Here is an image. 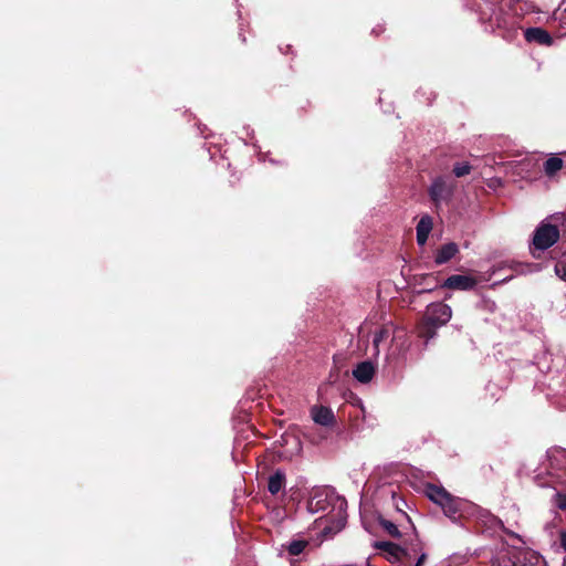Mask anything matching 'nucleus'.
<instances>
[{
    "label": "nucleus",
    "mask_w": 566,
    "mask_h": 566,
    "mask_svg": "<svg viewBox=\"0 0 566 566\" xmlns=\"http://www.w3.org/2000/svg\"><path fill=\"white\" fill-rule=\"evenodd\" d=\"M452 317L451 307L442 302H434L427 306L422 318L417 323L416 329L419 338L426 344L436 337L440 327L447 325Z\"/></svg>",
    "instance_id": "f257e3e1"
},
{
    "label": "nucleus",
    "mask_w": 566,
    "mask_h": 566,
    "mask_svg": "<svg viewBox=\"0 0 566 566\" xmlns=\"http://www.w3.org/2000/svg\"><path fill=\"white\" fill-rule=\"evenodd\" d=\"M559 229L551 223H541L534 231L533 248L535 250H547L559 240Z\"/></svg>",
    "instance_id": "f03ea898"
},
{
    "label": "nucleus",
    "mask_w": 566,
    "mask_h": 566,
    "mask_svg": "<svg viewBox=\"0 0 566 566\" xmlns=\"http://www.w3.org/2000/svg\"><path fill=\"white\" fill-rule=\"evenodd\" d=\"M453 186L447 182V179H434V182L429 188V197L434 206L438 208L441 202H447L451 199Z\"/></svg>",
    "instance_id": "7ed1b4c3"
},
{
    "label": "nucleus",
    "mask_w": 566,
    "mask_h": 566,
    "mask_svg": "<svg viewBox=\"0 0 566 566\" xmlns=\"http://www.w3.org/2000/svg\"><path fill=\"white\" fill-rule=\"evenodd\" d=\"M478 284V280L470 275L453 274L447 277L440 285L441 289L471 291Z\"/></svg>",
    "instance_id": "20e7f679"
},
{
    "label": "nucleus",
    "mask_w": 566,
    "mask_h": 566,
    "mask_svg": "<svg viewBox=\"0 0 566 566\" xmlns=\"http://www.w3.org/2000/svg\"><path fill=\"white\" fill-rule=\"evenodd\" d=\"M375 373V365L370 360H364L357 364L356 368L353 370V376L357 381L368 384L374 378Z\"/></svg>",
    "instance_id": "39448f33"
},
{
    "label": "nucleus",
    "mask_w": 566,
    "mask_h": 566,
    "mask_svg": "<svg viewBox=\"0 0 566 566\" xmlns=\"http://www.w3.org/2000/svg\"><path fill=\"white\" fill-rule=\"evenodd\" d=\"M311 416L313 420L321 426L329 427L335 423V416L328 407L314 406L311 409Z\"/></svg>",
    "instance_id": "423d86ee"
},
{
    "label": "nucleus",
    "mask_w": 566,
    "mask_h": 566,
    "mask_svg": "<svg viewBox=\"0 0 566 566\" xmlns=\"http://www.w3.org/2000/svg\"><path fill=\"white\" fill-rule=\"evenodd\" d=\"M433 228V219L432 217H430L429 214H423L417 227H416V230H417V243L419 245H424L427 240H428V237L431 232Z\"/></svg>",
    "instance_id": "0eeeda50"
},
{
    "label": "nucleus",
    "mask_w": 566,
    "mask_h": 566,
    "mask_svg": "<svg viewBox=\"0 0 566 566\" xmlns=\"http://www.w3.org/2000/svg\"><path fill=\"white\" fill-rule=\"evenodd\" d=\"M457 253H459V248L457 243H446L437 250L434 254V262L438 265L444 264L449 262L451 259H453L457 255Z\"/></svg>",
    "instance_id": "6e6552de"
},
{
    "label": "nucleus",
    "mask_w": 566,
    "mask_h": 566,
    "mask_svg": "<svg viewBox=\"0 0 566 566\" xmlns=\"http://www.w3.org/2000/svg\"><path fill=\"white\" fill-rule=\"evenodd\" d=\"M286 483V478L284 471L277 469L269 476L268 480V491L272 495H276L281 490L284 489Z\"/></svg>",
    "instance_id": "1a4fd4ad"
},
{
    "label": "nucleus",
    "mask_w": 566,
    "mask_h": 566,
    "mask_svg": "<svg viewBox=\"0 0 566 566\" xmlns=\"http://www.w3.org/2000/svg\"><path fill=\"white\" fill-rule=\"evenodd\" d=\"M427 496L436 504L442 506L451 494L442 486L428 484L426 489Z\"/></svg>",
    "instance_id": "9d476101"
},
{
    "label": "nucleus",
    "mask_w": 566,
    "mask_h": 566,
    "mask_svg": "<svg viewBox=\"0 0 566 566\" xmlns=\"http://www.w3.org/2000/svg\"><path fill=\"white\" fill-rule=\"evenodd\" d=\"M525 38L528 42H536L543 45H551L553 43L552 36L539 28L527 29L525 31Z\"/></svg>",
    "instance_id": "9b49d317"
},
{
    "label": "nucleus",
    "mask_w": 566,
    "mask_h": 566,
    "mask_svg": "<svg viewBox=\"0 0 566 566\" xmlns=\"http://www.w3.org/2000/svg\"><path fill=\"white\" fill-rule=\"evenodd\" d=\"M446 516L452 521H457L461 516V502L451 495L447 502L441 506Z\"/></svg>",
    "instance_id": "f8f14e48"
},
{
    "label": "nucleus",
    "mask_w": 566,
    "mask_h": 566,
    "mask_svg": "<svg viewBox=\"0 0 566 566\" xmlns=\"http://www.w3.org/2000/svg\"><path fill=\"white\" fill-rule=\"evenodd\" d=\"M328 506L327 496L323 493H315L307 502V509L312 513L325 511Z\"/></svg>",
    "instance_id": "ddd939ff"
},
{
    "label": "nucleus",
    "mask_w": 566,
    "mask_h": 566,
    "mask_svg": "<svg viewBox=\"0 0 566 566\" xmlns=\"http://www.w3.org/2000/svg\"><path fill=\"white\" fill-rule=\"evenodd\" d=\"M376 548L388 553L389 555L399 558L401 555H406L407 552L405 548H402L400 545L392 543V542H377Z\"/></svg>",
    "instance_id": "4468645a"
},
{
    "label": "nucleus",
    "mask_w": 566,
    "mask_h": 566,
    "mask_svg": "<svg viewBox=\"0 0 566 566\" xmlns=\"http://www.w3.org/2000/svg\"><path fill=\"white\" fill-rule=\"evenodd\" d=\"M514 566H547L545 559L536 553H526Z\"/></svg>",
    "instance_id": "2eb2a0df"
},
{
    "label": "nucleus",
    "mask_w": 566,
    "mask_h": 566,
    "mask_svg": "<svg viewBox=\"0 0 566 566\" xmlns=\"http://www.w3.org/2000/svg\"><path fill=\"white\" fill-rule=\"evenodd\" d=\"M307 546H308V541H306V539H293L286 546V551L292 556H298L304 552V549Z\"/></svg>",
    "instance_id": "dca6fc26"
},
{
    "label": "nucleus",
    "mask_w": 566,
    "mask_h": 566,
    "mask_svg": "<svg viewBox=\"0 0 566 566\" xmlns=\"http://www.w3.org/2000/svg\"><path fill=\"white\" fill-rule=\"evenodd\" d=\"M388 337H389V329L385 326L380 327L379 329H377L375 332L374 338H373V345H374L376 355H378V353H379V344Z\"/></svg>",
    "instance_id": "f3484780"
},
{
    "label": "nucleus",
    "mask_w": 566,
    "mask_h": 566,
    "mask_svg": "<svg viewBox=\"0 0 566 566\" xmlns=\"http://www.w3.org/2000/svg\"><path fill=\"white\" fill-rule=\"evenodd\" d=\"M380 526L394 538L401 537V533L398 530V526L392 523L391 521L380 518L379 521Z\"/></svg>",
    "instance_id": "a211bd4d"
},
{
    "label": "nucleus",
    "mask_w": 566,
    "mask_h": 566,
    "mask_svg": "<svg viewBox=\"0 0 566 566\" xmlns=\"http://www.w3.org/2000/svg\"><path fill=\"white\" fill-rule=\"evenodd\" d=\"M555 273L556 275L566 282V252L562 253L560 258L555 264Z\"/></svg>",
    "instance_id": "6ab92c4d"
},
{
    "label": "nucleus",
    "mask_w": 566,
    "mask_h": 566,
    "mask_svg": "<svg viewBox=\"0 0 566 566\" xmlns=\"http://www.w3.org/2000/svg\"><path fill=\"white\" fill-rule=\"evenodd\" d=\"M562 168V160L557 157L549 158L545 164V170L547 174L553 175Z\"/></svg>",
    "instance_id": "aec40b11"
},
{
    "label": "nucleus",
    "mask_w": 566,
    "mask_h": 566,
    "mask_svg": "<svg viewBox=\"0 0 566 566\" xmlns=\"http://www.w3.org/2000/svg\"><path fill=\"white\" fill-rule=\"evenodd\" d=\"M537 268H538V264H531V263L530 264L513 263L512 265H510V269H512L513 271H515L516 273H520V274L537 270Z\"/></svg>",
    "instance_id": "412c9836"
},
{
    "label": "nucleus",
    "mask_w": 566,
    "mask_h": 566,
    "mask_svg": "<svg viewBox=\"0 0 566 566\" xmlns=\"http://www.w3.org/2000/svg\"><path fill=\"white\" fill-rule=\"evenodd\" d=\"M453 172L455 174L457 177H462L465 175H470L473 171H472V167L469 164L458 163L453 168Z\"/></svg>",
    "instance_id": "4be33fe9"
},
{
    "label": "nucleus",
    "mask_w": 566,
    "mask_h": 566,
    "mask_svg": "<svg viewBox=\"0 0 566 566\" xmlns=\"http://www.w3.org/2000/svg\"><path fill=\"white\" fill-rule=\"evenodd\" d=\"M556 505L559 510H566V490L564 492L556 493Z\"/></svg>",
    "instance_id": "5701e85b"
},
{
    "label": "nucleus",
    "mask_w": 566,
    "mask_h": 566,
    "mask_svg": "<svg viewBox=\"0 0 566 566\" xmlns=\"http://www.w3.org/2000/svg\"><path fill=\"white\" fill-rule=\"evenodd\" d=\"M344 524H345V518H340L339 525L337 526L336 530H334L332 526H325L322 531L323 536L327 537V536L335 534L344 526Z\"/></svg>",
    "instance_id": "b1692460"
},
{
    "label": "nucleus",
    "mask_w": 566,
    "mask_h": 566,
    "mask_svg": "<svg viewBox=\"0 0 566 566\" xmlns=\"http://www.w3.org/2000/svg\"><path fill=\"white\" fill-rule=\"evenodd\" d=\"M488 187L492 189H496L497 187L503 186L502 179H488Z\"/></svg>",
    "instance_id": "393cba45"
},
{
    "label": "nucleus",
    "mask_w": 566,
    "mask_h": 566,
    "mask_svg": "<svg viewBox=\"0 0 566 566\" xmlns=\"http://www.w3.org/2000/svg\"><path fill=\"white\" fill-rule=\"evenodd\" d=\"M560 546L566 552V531L560 533Z\"/></svg>",
    "instance_id": "a878e982"
},
{
    "label": "nucleus",
    "mask_w": 566,
    "mask_h": 566,
    "mask_svg": "<svg viewBox=\"0 0 566 566\" xmlns=\"http://www.w3.org/2000/svg\"><path fill=\"white\" fill-rule=\"evenodd\" d=\"M427 560V554H421L416 563V565L422 566L424 562Z\"/></svg>",
    "instance_id": "bb28decb"
},
{
    "label": "nucleus",
    "mask_w": 566,
    "mask_h": 566,
    "mask_svg": "<svg viewBox=\"0 0 566 566\" xmlns=\"http://www.w3.org/2000/svg\"><path fill=\"white\" fill-rule=\"evenodd\" d=\"M512 277H513V275L504 277L503 280L500 281V283H505V282L510 281Z\"/></svg>",
    "instance_id": "cd10ccee"
},
{
    "label": "nucleus",
    "mask_w": 566,
    "mask_h": 566,
    "mask_svg": "<svg viewBox=\"0 0 566 566\" xmlns=\"http://www.w3.org/2000/svg\"><path fill=\"white\" fill-rule=\"evenodd\" d=\"M415 566H419V565H415Z\"/></svg>",
    "instance_id": "c85d7f7f"
}]
</instances>
